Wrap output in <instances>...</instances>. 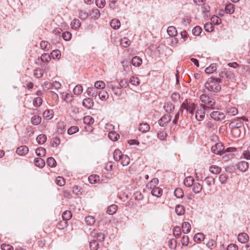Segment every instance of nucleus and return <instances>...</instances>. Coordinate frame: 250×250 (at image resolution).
Segmentation results:
<instances>
[{"mask_svg": "<svg viewBox=\"0 0 250 250\" xmlns=\"http://www.w3.org/2000/svg\"><path fill=\"white\" fill-rule=\"evenodd\" d=\"M28 147L25 146H21L18 147L16 150V153L19 155H24L28 153Z\"/></svg>", "mask_w": 250, "mask_h": 250, "instance_id": "obj_12", "label": "nucleus"}, {"mask_svg": "<svg viewBox=\"0 0 250 250\" xmlns=\"http://www.w3.org/2000/svg\"><path fill=\"white\" fill-rule=\"evenodd\" d=\"M51 55L53 59H59L61 58V52L59 50H53Z\"/></svg>", "mask_w": 250, "mask_h": 250, "instance_id": "obj_50", "label": "nucleus"}, {"mask_svg": "<svg viewBox=\"0 0 250 250\" xmlns=\"http://www.w3.org/2000/svg\"><path fill=\"white\" fill-rule=\"evenodd\" d=\"M46 139L47 137L46 135L44 134H40L38 135L36 139L37 142L39 144H43L46 142Z\"/></svg>", "mask_w": 250, "mask_h": 250, "instance_id": "obj_39", "label": "nucleus"}, {"mask_svg": "<svg viewBox=\"0 0 250 250\" xmlns=\"http://www.w3.org/2000/svg\"><path fill=\"white\" fill-rule=\"evenodd\" d=\"M182 228L183 232L187 233L190 230L191 226L188 222H185L182 224Z\"/></svg>", "mask_w": 250, "mask_h": 250, "instance_id": "obj_28", "label": "nucleus"}, {"mask_svg": "<svg viewBox=\"0 0 250 250\" xmlns=\"http://www.w3.org/2000/svg\"><path fill=\"white\" fill-rule=\"evenodd\" d=\"M95 3L99 8H103L105 6L106 2L105 0H96Z\"/></svg>", "mask_w": 250, "mask_h": 250, "instance_id": "obj_56", "label": "nucleus"}, {"mask_svg": "<svg viewBox=\"0 0 250 250\" xmlns=\"http://www.w3.org/2000/svg\"><path fill=\"white\" fill-rule=\"evenodd\" d=\"M119 136L118 133L114 131H110L108 133L109 138L113 141H117L119 138Z\"/></svg>", "mask_w": 250, "mask_h": 250, "instance_id": "obj_35", "label": "nucleus"}, {"mask_svg": "<svg viewBox=\"0 0 250 250\" xmlns=\"http://www.w3.org/2000/svg\"><path fill=\"white\" fill-rule=\"evenodd\" d=\"M91 15L93 18L98 19L100 17L101 14L98 9H95L92 10Z\"/></svg>", "mask_w": 250, "mask_h": 250, "instance_id": "obj_58", "label": "nucleus"}, {"mask_svg": "<svg viewBox=\"0 0 250 250\" xmlns=\"http://www.w3.org/2000/svg\"><path fill=\"white\" fill-rule=\"evenodd\" d=\"M139 130L143 133H146L149 131L150 126L147 123H142L139 125Z\"/></svg>", "mask_w": 250, "mask_h": 250, "instance_id": "obj_16", "label": "nucleus"}, {"mask_svg": "<svg viewBox=\"0 0 250 250\" xmlns=\"http://www.w3.org/2000/svg\"><path fill=\"white\" fill-rule=\"evenodd\" d=\"M42 103V99L40 97L34 98L33 101V105L35 107H40Z\"/></svg>", "mask_w": 250, "mask_h": 250, "instance_id": "obj_41", "label": "nucleus"}, {"mask_svg": "<svg viewBox=\"0 0 250 250\" xmlns=\"http://www.w3.org/2000/svg\"><path fill=\"white\" fill-rule=\"evenodd\" d=\"M47 164L50 167H55L56 166V162L53 157H49L46 161Z\"/></svg>", "mask_w": 250, "mask_h": 250, "instance_id": "obj_53", "label": "nucleus"}, {"mask_svg": "<svg viewBox=\"0 0 250 250\" xmlns=\"http://www.w3.org/2000/svg\"><path fill=\"white\" fill-rule=\"evenodd\" d=\"M197 107V104L193 103L188 102V100H185V101L182 104L179 111H181L182 113L183 110L185 109L187 112L193 115L194 113V111Z\"/></svg>", "mask_w": 250, "mask_h": 250, "instance_id": "obj_4", "label": "nucleus"}, {"mask_svg": "<svg viewBox=\"0 0 250 250\" xmlns=\"http://www.w3.org/2000/svg\"><path fill=\"white\" fill-rule=\"evenodd\" d=\"M98 94L99 98L103 101L106 100L108 98V94L104 90H100Z\"/></svg>", "mask_w": 250, "mask_h": 250, "instance_id": "obj_21", "label": "nucleus"}, {"mask_svg": "<svg viewBox=\"0 0 250 250\" xmlns=\"http://www.w3.org/2000/svg\"><path fill=\"white\" fill-rule=\"evenodd\" d=\"M222 82V80L218 78L211 77L208 79L205 84V88L209 92L213 93H218L221 89V87L220 83Z\"/></svg>", "mask_w": 250, "mask_h": 250, "instance_id": "obj_1", "label": "nucleus"}, {"mask_svg": "<svg viewBox=\"0 0 250 250\" xmlns=\"http://www.w3.org/2000/svg\"><path fill=\"white\" fill-rule=\"evenodd\" d=\"M193 239L195 242L200 243L204 240L205 235L202 233H197L194 235Z\"/></svg>", "mask_w": 250, "mask_h": 250, "instance_id": "obj_15", "label": "nucleus"}, {"mask_svg": "<svg viewBox=\"0 0 250 250\" xmlns=\"http://www.w3.org/2000/svg\"><path fill=\"white\" fill-rule=\"evenodd\" d=\"M163 193V190L159 187H154L151 190L152 195L160 197Z\"/></svg>", "mask_w": 250, "mask_h": 250, "instance_id": "obj_14", "label": "nucleus"}, {"mask_svg": "<svg viewBox=\"0 0 250 250\" xmlns=\"http://www.w3.org/2000/svg\"><path fill=\"white\" fill-rule=\"evenodd\" d=\"M85 221L88 225H92L95 223V219L92 216H87L85 218Z\"/></svg>", "mask_w": 250, "mask_h": 250, "instance_id": "obj_49", "label": "nucleus"}, {"mask_svg": "<svg viewBox=\"0 0 250 250\" xmlns=\"http://www.w3.org/2000/svg\"><path fill=\"white\" fill-rule=\"evenodd\" d=\"M85 93H86L88 96L96 99L97 95L98 94V91L95 88L88 87L86 89V91Z\"/></svg>", "mask_w": 250, "mask_h": 250, "instance_id": "obj_10", "label": "nucleus"}, {"mask_svg": "<svg viewBox=\"0 0 250 250\" xmlns=\"http://www.w3.org/2000/svg\"><path fill=\"white\" fill-rule=\"evenodd\" d=\"M118 208L117 205L113 204L109 206L107 209L106 212L109 215H112L114 214Z\"/></svg>", "mask_w": 250, "mask_h": 250, "instance_id": "obj_23", "label": "nucleus"}, {"mask_svg": "<svg viewBox=\"0 0 250 250\" xmlns=\"http://www.w3.org/2000/svg\"><path fill=\"white\" fill-rule=\"evenodd\" d=\"M68 226V223L67 221H63L59 222L57 225V227L60 229H62L65 228H66Z\"/></svg>", "mask_w": 250, "mask_h": 250, "instance_id": "obj_55", "label": "nucleus"}, {"mask_svg": "<svg viewBox=\"0 0 250 250\" xmlns=\"http://www.w3.org/2000/svg\"><path fill=\"white\" fill-rule=\"evenodd\" d=\"M94 122V119L90 116H87L83 118V123L85 124L90 125L91 124H93ZM89 126H90V125H89Z\"/></svg>", "mask_w": 250, "mask_h": 250, "instance_id": "obj_42", "label": "nucleus"}, {"mask_svg": "<svg viewBox=\"0 0 250 250\" xmlns=\"http://www.w3.org/2000/svg\"><path fill=\"white\" fill-rule=\"evenodd\" d=\"M193 182V178L191 176H188L184 180V185L188 187H189L194 184Z\"/></svg>", "mask_w": 250, "mask_h": 250, "instance_id": "obj_29", "label": "nucleus"}, {"mask_svg": "<svg viewBox=\"0 0 250 250\" xmlns=\"http://www.w3.org/2000/svg\"><path fill=\"white\" fill-rule=\"evenodd\" d=\"M72 216L71 212L69 210H65L62 214V218L63 221H67L70 220Z\"/></svg>", "mask_w": 250, "mask_h": 250, "instance_id": "obj_27", "label": "nucleus"}, {"mask_svg": "<svg viewBox=\"0 0 250 250\" xmlns=\"http://www.w3.org/2000/svg\"><path fill=\"white\" fill-rule=\"evenodd\" d=\"M192 186V190L195 193L197 194L201 191L203 187L200 184L196 183H194Z\"/></svg>", "mask_w": 250, "mask_h": 250, "instance_id": "obj_25", "label": "nucleus"}, {"mask_svg": "<svg viewBox=\"0 0 250 250\" xmlns=\"http://www.w3.org/2000/svg\"><path fill=\"white\" fill-rule=\"evenodd\" d=\"M171 116L169 114L164 115L158 121L159 125L161 126H164L166 125L171 121Z\"/></svg>", "mask_w": 250, "mask_h": 250, "instance_id": "obj_8", "label": "nucleus"}, {"mask_svg": "<svg viewBox=\"0 0 250 250\" xmlns=\"http://www.w3.org/2000/svg\"><path fill=\"white\" fill-rule=\"evenodd\" d=\"M110 26L114 29H119L121 26L120 21L118 19H113L110 22Z\"/></svg>", "mask_w": 250, "mask_h": 250, "instance_id": "obj_19", "label": "nucleus"}, {"mask_svg": "<svg viewBox=\"0 0 250 250\" xmlns=\"http://www.w3.org/2000/svg\"><path fill=\"white\" fill-rule=\"evenodd\" d=\"M79 131V128L77 126H72L67 130V133L69 135H72Z\"/></svg>", "mask_w": 250, "mask_h": 250, "instance_id": "obj_52", "label": "nucleus"}, {"mask_svg": "<svg viewBox=\"0 0 250 250\" xmlns=\"http://www.w3.org/2000/svg\"><path fill=\"white\" fill-rule=\"evenodd\" d=\"M131 63L133 65L138 67L142 63V60L140 57L135 56L132 58Z\"/></svg>", "mask_w": 250, "mask_h": 250, "instance_id": "obj_17", "label": "nucleus"}, {"mask_svg": "<svg viewBox=\"0 0 250 250\" xmlns=\"http://www.w3.org/2000/svg\"><path fill=\"white\" fill-rule=\"evenodd\" d=\"M56 183L59 186L62 187L65 185V179L61 176H58L56 179Z\"/></svg>", "mask_w": 250, "mask_h": 250, "instance_id": "obj_46", "label": "nucleus"}, {"mask_svg": "<svg viewBox=\"0 0 250 250\" xmlns=\"http://www.w3.org/2000/svg\"><path fill=\"white\" fill-rule=\"evenodd\" d=\"M216 70V67L214 65H210L205 69V72L208 74H210Z\"/></svg>", "mask_w": 250, "mask_h": 250, "instance_id": "obj_62", "label": "nucleus"}, {"mask_svg": "<svg viewBox=\"0 0 250 250\" xmlns=\"http://www.w3.org/2000/svg\"><path fill=\"white\" fill-rule=\"evenodd\" d=\"M231 152H229L226 153H224V152H223L220 155L222 156V159L224 161H227L233 158L234 155L231 153Z\"/></svg>", "mask_w": 250, "mask_h": 250, "instance_id": "obj_43", "label": "nucleus"}, {"mask_svg": "<svg viewBox=\"0 0 250 250\" xmlns=\"http://www.w3.org/2000/svg\"><path fill=\"white\" fill-rule=\"evenodd\" d=\"M123 155L119 149H116L113 153V158L115 161H118L120 160Z\"/></svg>", "mask_w": 250, "mask_h": 250, "instance_id": "obj_30", "label": "nucleus"}, {"mask_svg": "<svg viewBox=\"0 0 250 250\" xmlns=\"http://www.w3.org/2000/svg\"><path fill=\"white\" fill-rule=\"evenodd\" d=\"M120 161H121V164L123 166H126L129 164L130 159L127 155H124L122 156Z\"/></svg>", "mask_w": 250, "mask_h": 250, "instance_id": "obj_31", "label": "nucleus"}, {"mask_svg": "<svg viewBox=\"0 0 250 250\" xmlns=\"http://www.w3.org/2000/svg\"><path fill=\"white\" fill-rule=\"evenodd\" d=\"M174 195L178 198H182L184 196L183 190L180 188H177L174 191Z\"/></svg>", "mask_w": 250, "mask_h": 250, "instance_id": "obj_47", "label": "nucleus"}, {"mask_svg": "<svg viewBox=\"0 0 250 250\" xmlns=\"http://www.w3.org/2000/svg\"><path fill=\"white\" fill-rule=\"evenodd\" d=\"M94 86L96 89H103L104 87L105 84L103 81H97L95 83Z\"/></svg>", "mask_w": 250, "mask_h": 250, "instance_id": "obj_59", "label": "nucleus"}, {"mask_svg": "<svg viewBox=\"0 0 250 250\" xmlns=\"http://www.w3.org/2000/svg\"><path fill=\"white\" fill-rule=\"evenodd\" d=\"M200 99L203 103L201 105L208 110L215 109L216 102L214 98L209 97L206 94H203L200 96Z\"/></svg>", "mask_w": 250, "mask_h": 250, "instance_id": "obj_2", "label": "nucleus"}, {"mask_svg": "<svg viewBox=\"0 0 250 250\" xmlns=\"http://www.w3.org/2000/svg\"><path fill=\"white\" fill-rule=\"evenodd\" d=\"M211 151L217 154L221 155L222 153H226L229 152L235 151L233 147H228L225 149V147L222 143H216L214 146L211 147Z\"/></svg>", "mask_w": 250, "mask_h": 250, "instance_id": "obj_3", "label": "nucleus"}, {"mask_svg": "<svg viewBox=\"0 0 250 250\" xmlns=\"http://www.w3.org/2000/svg\"><path fill=\"white\" fill-rule=\"evenodd\" d=\"M52 110H46L43 113V116L45 118L51 119L53 117Z\"/></svg>", "mask_w": 250, "mask_h": 250, "instance_id": "obj_57", "label": "nucleus"}, {"mask_svg": "<svg viewBox=\"0 0 250 250\" xmlns=\"http://www.w3.org/2000/svg\"><path fill=\"white\" fill-rule=\"evenodd\" d=\"M73 95L71 94L67 93L65 95L64 100L67 103H70L73 101Z\"/></svg>", "mask_w": 250, "mask_h": 250, "instance_id": "obj_64", "label": "nucleus"}, {"mask_svg": "<svg viewBox=\"0 0 250 250\" xmlns=\"http://www.w3.org/2000/svg\"><path fill=\"white\" fill-rule=\"evenodd\" d=\"M83 105L85 108L87 109H90L93 107L94 105V102L91 98H85L83 100Z\"/></svg>", "mask_w": 250, "mask_h": 250, "instance_id": "obj_11", "label": "nucleus"}, {"mask_svg": "<svg viewBox=\"0 0 250 250\" xmlns=\"http://www.w3.org/2000/svg\"><path fill=\"white\" fill-rule=\"evenodd\" d=\"M167 33L171 37H175L177 34V31L176 28L173 26L168 27L167 29Z\"/></svg>", "mask_w": 250, "mask_h": 250, "instance_id": "obj_20", "label": "nucleus"}, {"mask_svg": "<svg viewBox=\"0 0 250 250\" xmlns=\"http://www.w3.org/2000/svg\"><path fill=\"white\" fill-rule=\"evenodd\" d=\"M173 234L174 236L176 238H179L180 237L181 234V231L180 227L176 226L173 229Z\"/></svg>", "mask_w": 250, "mask_h": 250, "instance_id": "obj_48", "label": "nucleus"}, {"mask_svg": "<svg viewBox=\"0 0 250 250\" xmlns=\"http://www.w3.org/2000/svg\"><path fill=\"white\" fill-rule=\"evenodd\" d=\"M209 171L213 174L220 173L221 171V168L215 165H212L209 167Z\"/></svg>", "mask_w": 250, "mask_h": 250, "instance_id": "obj_34", "label": "nucleus"}, {"mask_svg": "<svg viewBox=\"0 0 250 250\" xmlns=\"http://www.w3.org/2000/svg\"><path fill=\"white\" fill-rule=\"evenodd\" d=\"M144 198L143 195L140 191H136L134 193V198L135 200H142Z\"/></svg>", "mask_w": 250, "mask_h": 250, "instance_id": "obj_63", "label": "nucleus"}, {"mask_svg": "<svg viewBox=\"0 0 250 250\" xmlns=\"http://www.w3.org/2000/svg\"><path fill=\"white\" fill-rule=\"evenodd\" d=\"M91 250H97L99 248V243L96 240H92L89 244Z\"/></svg>", "mask_w": 250, "mask_h": 250, "instance_id": "obj_40", "label": "nucleus"}, {"mask_svg": "<svg viewBox=\"0 0 250 250\" xmlns=\"http://www.w3.org/2000/svg\"><path fill=\"white\" fill-rule=\"evenodd\" d=\"M88 16V14L84 11L80 10H79V15L78 17L82 20L86 19Z\"/></svg>", "mask_w": 250, "mask_h": 250, "instance_id": "obj_51", "label": "nucleus"}, {"mask_svg": "<svg viewBox=\"0 0 250 250\" xmlns=\"http://www.w3.org/2000/svg\"><path fill=\"white\" fill-rule=\"evenodd\" d=\"M234 5L232 3H229L225 6V10L226 13L231 14L234 12Z\"/></svg>", "mask_w": 250, "mask_h": 250, "instance_id": "obj_18", "label": "nucleus"}, {"mask_svg": "<svg viewBox=\"0 0 250 250\" xmlns=\"http://www.w3.org/2000/svg\"><path fill=\"white\" fill-rule=\"evenodd\" d=\"M226 114L229 116H234L238 114V110L234 107H229L226 110Z\"/></svg>", "mask_w": 250, "mask_h": 250, "instance_id": "obj_26", "label": "nucleus"}, {"mask_svg": "<svg viewBox=\"0 0 250 250\" xmlns=\"http://www.w3.org/2000/svg\"><path fill=\"white\" fill-rule=\"evenodd\" d=\"M43 75V70L40 68H37L34 70V76L37 79H40L42 77Z\"/></svg>", "mask_w": 250, "mask_h": 250, "instance_id": "obj_32", "label": "nucleus"}, {"mask_svg": "<svg viewBox=\"0 0 250 250\" xmlns=\"http://www.w3.org/2000/svg\"><path fill=\"white\" fill-rule=\"evenodd\" d=\"M129 83L134 85L137 86L140 84V81L138 78L131 76L130 78Z\"/></svg>", "mask_w": 250, "mask_h": 250, "instance_id": "obj_45", "label": "nucleus"}, {"mask_svg": "<svg viewBox=\"0 0 250 250\" xmlns=\"http://www.w3.org/2000/svg\"><path fill=\"white\" fill-rule=\"evenodd\" d=\"M175 212L178 215H183L185 213V208L183 206L178 205L175 207Z\"/></svg>", "mask_w": 250, "mask_h": 250, "instance_id": "obj_33", "label": "nucleus"}, {"mask_svg": "<svg viewBox=\"0 0 250 250\" xmlns=\"http://www.w3.org/2000/svg\"><path fill=\"white\" fill-rule=\"evenodd\" d=\"M83 91V87L81 85H77L73 89V92L75 95H80Z\"/></svg>", "mask_w": 250, "mask_h": 250, "instance_id": "obj_44", "label": "nucleus"}, {"mask_svg": "<svg viewBox=\"0 0 250 250\" xmlns=\"http://www.w3.org/2000/svg\"><path fill=\"white\" fill-rule=\"evenodd\" d=\"M40 45L42 49L48 50L50 48V44L46 41H42Z\"/></svg>", "mask_w": 250, "mask_h": 250, "instance_id": "obj_54", "label": "nucleus"}, {"mask_svg": "<svg viewBox=\"0 0 250 250\" xmlns=\"http://www.w3.org/2000/svg\"><path fill=\"white\" fill-rule=\"evenodd\" d=\"M236 167L240 171L245 172L248 170L249 165L248 162L242 161L238 163Z\"/></svg>", "mask_w": 250, "mask_h": 250, "instance_id": "obj_9", "label": "nucleus"}, {"mask_svg": "<svg viewBox=\"0 0 250 250\" xmlns=\"http://www.w3.org/2000/svg\"><path fill=\"white\" fill-rule=\"evenodd\" d=\"M81 23L79 20L77 19H74L73 21L71 23L72 28L74 29H77L81 26Z\"/></svg>", "mask_w": 250, "mask_h": 250, "instance_id": "obj_37", "label": "nucleus"}, {"mask_svg": "<svg viewBox=\"0 0 250 250\" xmlns=\"http://www.w3.org/2000/svg\"><path fill=\"white\" fill-rule=\"evenodd\" d=\"M107 86L109 88L112 89V92L116 96H120L121 95L122 92L121 90V88H119L118 86L114 85L113 84V82H110L108 83Z\"/></svg>", "mask_w": 250, "mask_h": 250, "instance_id": "obj_7", "label": "nucleus"}, {"mask_svg": "<svg viewBox=\"0 0 250 250\" xmlns=\"http://www.w3.org/2000/svg\"><path fill=\"white\" fill-rule=\"evenodd\" d=\"M202 29L199 26H195L192 30V33L195 36H198L201 33Z\"/></svg>", "mask_w": 250, "mask_h": 250, "instance_id": "obj_60", "label": "nucleus"}, {"mask_svg": "<svg viewBox=\"0 0 250 250\" xmlns=\"http://www.w3.org/2000/svg\"><path fill=\"white\" fill-rule=\"evenodd\" d=\"M237 239L240 243H245L248 241L249 237L246 233L243 232L238 234Z\"/></svg>", "mask_w": 250, "mask_h": 250, "instance_id": "obj_13", "label": "nucleus"}, {"mask_svg": "<svg viewBox=\"0 0 250 250\" xmlns=\"http://www.w3.org/2000/svg\"><path fill=\"white\" fill-rule=\"evenodd\" d=\"M36 153L39 157H43L46 154V150L43 147H40L36 149Z\"/></svg>", "mask_w": 250, "mask_h": 250, "instance_id": "obj_36", "label": "nucleus"}, {"mask_svg": "<svg viewBox=\"0 0 250 250\" xmlns=\"http://www.w3.org/2000/svg\"><path fill=\"white\" fill-rule=\"evenodd\" d=\"M63 39L65 41H69L71 39L72 35L69 32L66 31L62 34Z\"/></svg>", "mask_w": 250, "mask_h": 250, "instance_id": "obj_61", "label": "nucleus"}, {"mask_svg": "<svg viewBox=\"0 0 250 250\" xmlns=\"http://www.w3.org/2000/svg\"><path fill=\"white\" fill-rule=\"evenodd\" d=\"M42 121V118L39 116L35 115L31 118V123L34 125L40 124Z\"/></svg>", "mask_w": 250, "mask_h": 250, "instance_id": "obj_38", "label": "nucleus"}, {"mask_svg": "<svg viewBox=\"0 0 250 250\" xmlns=\"http://www.w3.org/2000/svg\"><path fill=\"white\" fill-rule=\"evenodd\" d=\"M34 163L37 167L41 168L44 167L45 164L44 161L41 158H35L34 159Z\"/></svg>", "mask_w": 250, "mask_h": 250, "instance_id": "obj_24", "label": "nucleus"}, {"mask_svg": "<svg viewBox=\"0 0 250 250\" xmlns=\"http://www.w3.org/2000/svg\"><path fill=\"white\" fill-rule=\"evenodd\" d=\"M208 110L205 108L203 105H200L199 106H197L196 111L195 113V118L198 121H202L204 120L206 112H208Z\"/></svg>", "mask_w": 250, "mask_h": 250, "instance_id": "obj_5", "label": "nucleus"}, {"mask_svg": "<svg viewBox=\"0 0 250 250\" xmlns=\"http://www.w3.org/2000/svg\"><path fill=\"white\" fill-rule=\"evenodd\" d=\"M210 116L215 121H221L225 118L224 114L218 111H215L211 112Z\"/></svg>", "mask_w": 250, "mask_h": 250, "instance_id": "obj_6", "label": "nucleus"}, {"mask_svg": "<svg viewBox=\"0 0 250 250\" xmlns=\"http://www.w3.org/2000/svg\"><path fill=\"white\" fill-rule=\"evenodd\" d=\"M100 180V177L96 174L91 175L88 177V181L91 184H94Z\"/></svg>", "mask_w": 250, "mask_h": 250, "instance_id": "obj_22", "label": "nucleus"}]
</instances>
